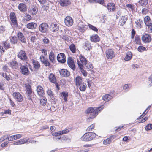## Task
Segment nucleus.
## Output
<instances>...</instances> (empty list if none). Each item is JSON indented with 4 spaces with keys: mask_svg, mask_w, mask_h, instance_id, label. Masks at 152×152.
I'll return each instance as SVG.
<instances>
[{
    "mask_svg": "<svg viewBox=\"0 0 152 152\" xmlns=\"http://www.w3.org/2000/svg\"><path fill=\"white\" fill-rule=\"evenodd\" d=\"M79 59L80 61H79L82 64L83 66L85 65H86V67H88L87 65H86L87 64V61L85 57L81 55L79 56Z\"/></svg>",
    "mask_w": 152,
    "mask_h": 152,
    "instance_id": "obj_23",
    "label": "nucleus"
},
{
    "mask_svg": "<svg viewBox=\"0 0 152 152\" xmlns=\"http://www.w3.org/2000/svg\"><path fill=\"white\" fill-rule=\"evenodd\" d=\"M77 27L79 30L82 32H85L87 28V26L82 22L79 23Z\"/></svg>",
    "mask_w": 152,
    "mask_h": 152,
    "instance_id": "obj_4",
    "label": "nucleus"
},
{
    "mask_svg": "<svg viewBox=\"0 0 152 152\" xmlns=\"http://www.w3.org/2000/svg\"><path fill=\"white\" fill-rule=\"evenodd\" d=\"M107 8L109 11H113L115 9V6L114 4L109 3L107 5Z\"/></svg>",
    "mask_w": 152,
    "mask_h": 152,
    "instance_id": "obj_19",
    "label": "nucleus"
},
{
    "mask_svg": "<svg viewBox=\"0 0 152 152\" xmlns=\"http://www.w3.org/2000/svg\"><path fill=\"white\" fill-rule=\"evenodd\" d=\"M152 129V124H149L145 127V129L147 131H148Z\"/></svg>",
    "mask_w": 152,
    "mask_h": 152,
    "instance_id": "obj_52",
    "label": "nucleus"
},
{
    "mask_svg": "<svg viewBox=\"0 0 152 152\" xmlns=\"http://www.w3.org/2000/svg\"><path fill=\"white\" fill-rule=\"evenodd\" d=\"M112 96L109 94H106L103 96V99L106 101L107 102L110 100L112 98Z\"/></svg>",
    "mask_w": 152,
    "mask_h": 152,
    "instance_id": "obj_38",
    "label": "nucleus"
},
{
    "mask_svg": "<svg viewBox=\"0 0 152 152\" xmlns=\"http://www.w3.org/2000/svg\"><path fill=\"white\" fill-rule=\"evenodd\" d=\"M26 27L28 28L33 29L36 28L37 24L34 22L30 23L27 24Z\"/></svg>",
    "mask_w": 152,
    "mask_h": 152,
    "instance_id": "obj_24",
    "label": "nucleus"
},
{
    "mask_svg": "<svg viewBox=\"0 0 152 152\" xmlns=\"http://www.w3.org/2000/svg\"><path fill=\"white\" fill-rule=\"evenodd\" d=\"M60 4L61 6L66 7L70 5L71 1L70 0H60Z\"/></svg>",
    "mask_w": 152,
    "mask_h": 152,
    "instance_id": "obj_15",
    "label": "nucleus"
},
{
    "mask_svg": "<svg viewBox=\"0 0 152 152\" xmlns=\"http://www.w3.org/2000/svg\"><path fill=\"white\" fill-rule=\"evenodd\" d=\"M3 44L4 47L6 48H8L10 47V45L9 43H8L7 42H3Z\"/></svg>",
    "mask_w": 152,
    "mask_h": 152,
    "instance_id": "obj_55",
    "label": "nucleus"
},
{
    "mask_svg": "<svg viewBox=\"0 0 152 152\" xmlns=\"http://www.w3.org/2000/svg\"><path fill=\"white\" fill-rule=\"evenodd\" d=\"M18 36L19 40L23 43H26V39L22 33L21 32L18 33Z\"/></svg>",
    "mask_w": 152,
    "mask_h": 152,
    "instance_id": "obj_20",
    "label": "nucleus"
},
{
    "mask_svg": "<svg viewBox=\"0 0 152 152\" xmlns=\"http://www.w3.org/2000/svg\"><path fill=\"white\" fill-rule=\"evenodd\" d=\"M96 135V134H84L81 137L80 139L84 141H89L94 138Z\"/></svg>",
    "mask_w": 152,
    "mask_h": 152,
    "instance_id": "obj_2",
    "label": "nucleus"
},
{
    "mask_svg": "<svg viewBox=\"0 0 152 152\" xmlns=\"http://www.w3.org/2000/svg\"><path fill=\"white\" fill-rule=\"evenodd\" d=\"M77 61L79 67L81 70V72L83 74V75L86 77L87 76V74L86 72H85L83 69V66L82 64L80 62L79 60L78 59L77 60Z\"/></svg>",
    "mask_w": 152,
    "mask_h": 152,
    "instance_id": "obj_22",
    "label": "nucleus"
},
{
    "mask_svg": "<svg viewBox=\"0 0 152 152\" xmlns=\"http://www.w3.org/2000/svg\"><path fill=\"white\" fill-rule=\"evenodd\" d=\"M67 62V64L69 67L72 69V70H75V66L74 61L72 57H69L68 58Z\"/></svg>",
    "mask_w": 152,
    "mask_h": 152,
    "instance_id": "obj_9",
    "label": "nucleus"
},
{
    "mask_svg": "<svg viewBox=\"0 0 152 152\" xmlns=\"http://www.w3.org/2000/svg\"><path fill=\"white\" fill-rule=\"evenodd\" d=\"M147 26H148V32L150 33L152 32V23H151V24L148 25Z\"/></svg>",
    "mask_w": 152,
    "mask_h": 152,
    "instance_id": "obj_56",
    "label": "nucleus"
},
{
    "mask_svg": "<svg viewBox=\"0 0 152 152\" xmlns=\"http://www.w3.org/2000/svg\"><path fill=\"white\" fill-rule=\"evenodd\" d=\"M135 23L137 27L141 28L142 26V24H143V22L141 20L139 19L136 20Z\"/></svg>",
    "mask_w": 152,
    "mask_h": 152,
    "instance_id": "obj_42",
    "label": "nucleus"
},
{
    "mask_svg": "<svg viewBox=\"0 0 152 152\" xmlns=\"http://www.w3.org/2000/svg\"><path fill=\"white\" fill-rule=\"evenodd\" d=\"M49 79L50 82L53 83H55L56 82L55 76L52 73L50 74L49 75Z\"/></svg>",
    "mask_w": 152,
    "mask_h": 152,
    "instance_id": "obj_27",
    "label": "nucleus"
},
{
    "mask_svg": "<svg viewBox=\"0 0 152 152\" xmlns=\"http://www.w3.org/2000/svg\"><path fill=\"white\" fill-rule=\"evenodd\" d=\"M142 41L145 43H148L151 40L150 36L148 34H145L142 37Z\"/></svg>",
    "mask_w": 152,
    "mask_h": 152,
    "instance_id": "obj_12",
    "label": "nucleus"
},
{
    "mask_svg": "<svg viewBox=\"0 0 152 152\" xmlns=\"http://www.w3.org/2000/svg\"><path fill=\"white\" fill-rule=\"evenodd\" d=\"M144 22L145 25L147 26L151 24V23L150 17L148 16L145 17L144 19Z\"/></svg>",
    "mask_w": 152,
    "mask_h": 152,
    "instance_id": "obj_35",
    "label": "nucleus"
},
{
    "mask_svg": "<svg viewBox=\"0 0 152 152\" xmlns=\"http://www.w3.org/2000/svg\"><path fill=\"white\" fill-rule=\"evenodd\" d=\"M37 91L38 95L40 96H43L44 95V92L42 88L40 86H38L37 88Z\"/></svg>",
    "mask_w": 152,
    "mask_h": 152,
    "instance_id": "obj_21",
    "label": "nucleus"
},
{
    "mask_svg": "<svg viewBox=\"0 0 152 152\" xmlns=\"http://www.w3.org/2000/svg\"><path fill=\"white\" fill-rule=\"evenodd\" d=\"M89 151V149H83L78 151L77 152H88Z\"/></svg>",
    "mask_w": 152,
    "mask_h": 152,
    "instance_id": "obj_63",
    "label": "nucleus"
},
{
    "mask_svg": "<svg viewBox=\"0 0 152 152\" xmlns=\"http://www.w3.org/2000/svg\"><path fill=\"white\" fill-rule=\"evenodd\" d=\"M42 64H44L46 66L49 67L50 65V64L49 61L46 59L44 62L42 63Z\"/></svg>",
    "mask_w": 152,
    "mask_h": 152,
    "instance_id": "obj_53",
    "label": "nucleus"
},
{
    "mask_svg": "<svg viewBox=\"0 0 152 152\" xmlns=\"http://www.w3.org/2000/svg\"><path fill=\"white\" fill-rule=\"evenodd\" d=\"M10 41L13 44H15L17 42V38L15 36H13L10 38Z\"/></svg>",
    "mask_w": 152,
    "mask_h": 152,
    "instance_id": "obj_45",
    "label": "nucleus"
},
{
    "mask_svg": "<svg viewBox=\"0 0 152 152\" xmlns=\"http://www.w3.org/2000/svg\"><path fill=\"white\" fill-rule=\"evenodd\" d=\"M130 85L128 84H125L123 87V89L124 92H127L130 89Z\"/></svg>",
    "mask_w": 152,
    "mask_h": 152,
    "instance_id": "obj_44",
    "label": "nucleus"
},
{
    "mask_svg": "<svg viewBox=\"0 0 152 152\" xmlns=\"http://www.w3.org/2000/svg\"><path fill=\"white\" fill-rule=\"evenodd\" d=\"M127 20V16L126 15L122 16L121 18L119 23L120 25L123 26L124 24Z\"/></svg>",
    "mask_w": 152,
    "mask_h": 152,
    "instance_id": "obj_18",
    "label": "nucleus"
},
{
    "mask_svg": "<svg viewBox=\"0 0 152 152\" xmlns=\"http://www.w3.org/2000/svg\"><path fill=\"white\" fill-rule=\"evenodd\" d=\"M55 56L53 52H51L49 55V58L50 61L52 63H54L55 62Z\"/></svg>",
    "mask_w": 152,
    "mask_h": 152,
    "instance_id": "obj_26",
    "label": "nucleus"
},
{
    "mask_svg": "<svg viewBox=\"0 0 152 152\" xmlns=\"http://www.w3.org/2000/svg\"><path fill=\"white\" fill-rule=\"evenodd\" d=\"M10 66L13 69H17L18 67L17 62L15 61H12L10 62Z\"/></svg>",
    "mask_w": 152,
    "mask_h": 152,
    "instance_id": "obj_30",
    "label": "nucleus"
},
{
    "mask_svg": "<svg viewBox=\"0 0 152 152\" xmlns=\"http://www.w3.org/2000/svg\"><path fill=\"white\" fill-rule=\"evenodd\" d=\"M82 83L83 82L82 77L79 76L75 78V83L76 86H78L79 85Z\"/></svg>",
    "mask_w": 152,
    "mask_h": 152,
    "instance_id": "obj_29",
    "label": "nucleus"
},
{
    "mask_svg": "<svg viewBox=\"0 0 152 152\" xmlns=\"http://www.w3.org/2000/svg\"><path fill=\"white\" fill-rule=\"evenodd\" d=\"M79 89L81 91H85L86 88V85L85 83L83 82L78 86Z\"/></svg>",
    "mask_w": 152,
    "mask_h": 152,
    "instance_id": "obj_34",
    "label": "nucleus"
},
{
    "mask_svg": "<svg viewBox=\"0 0 152 152\" xmlns=\"http://www.w3.org/2000/svg\"><path fill=\"white\" fill-rule=\"evenodd\" d=\"M41 96L42 97L40 100V104L42 105H45L47 103V99L46 97L43 96Z\"/></svg>",
    "mask_w": 152,
    "mask_h": 152,
    "instance_id": "obj_40",
    "label": "nucleus"
},
{
    "mask_svg": "<svg viewBox=\"0 0 152 152\" xmlns=\"http://www.w3.org/2000/svg\"><path fill=\"white\" fill-rule=\"evenodd\" d=\"M20 69L22 73L25 75H28L29 73V71L28 67L24 65H22L20 66Z\"/></svg>",
    "mask_w": 152,
    "mask_h": 152,
    "instance_id": "obj_13",
    "label": "nucleus"
},
{
    "mask_svg": "<svg viewBox=\"0 0 152 152\" xmlns=\"http://www.w3.org/2000/svg\"><path fill=\"white\" fill-rule=\"evenodd\" d=\"M26 94L28 99L31 100H32V98L33 97H34V94L32 90L26 91Z\"/></svg>",
    "mask_w": 152,
    "mask_h": 152,
    "instance_id": "obj_16",
    "label": "nucleus"
},
{
    "mask_svg": "<svg viewBox=\"0 0 152 152\" xmlns=\"http://www.w3.org/2000/svg\"><path fill=\"white\" fill-rule=\"evenodd\" d=\"M88 26L89 28H90L91 29L96 32L98 31V29L96 27L92 25H91L90 24H88Z\"/></svg>",
    "mask_w": 152,
    "mask_h": 152,
    "instance_id": "obj_49",
    "label": "nucleus"
},
{
    "mask_svg": "<svg viewBox=\"0 0 152 152\" xmlns=\"http://www.w3.org/2000/svg\"><path fill=\"white\" fill-rule=\"evenodd\" d=\"M37 36V35L36 34V36L35 35H34L33 36H32L31 37L30 40L32 42H34L36 39V37Z\"/></svg>",
    "mask_w": 152,
    "mask_h": 152,
    "instance_id": "obj_57",
    "label": "nucleus"
},
{
    "mask_svg": "<svg viewBox=\"0 0 152 152\" xmlns=\"http://www.w3.org/2000/svg\"><path fill=\"white\" fill-rule=\"evenodd\" d=\"M18 57L23 61H26L27 59L25 52L23 50H21L17 55Z\"/></svg>",
    "mask_w": 152,
    "mask_h": 152,
    "instance_id": "obj_5",
    "label": "nucleus"
},
{
    "mask_svg": "<svg viewBox=\"0 0 152 152\" xmlns=\"http://www.w3.org/2000/svg\"><path fill=\"white\" fill-rule=\"evenodd\" d=\"M148 0H140L139 1L140 4L142 6H145L148 4Z\"/></svg>",
    "mask_w": 152,
    "mask_h": 152,
    "instance_id": "obj_46",
    "label": "nucleus"
},
{
    "mask_svg": "<svg viewBox=\"0 0 152 152\" xmlns=\"http://www.w3.org/2000/svg\"><path fill=\"white\" fill-rule=\"evenodd\" d=\"M19 143H20V145L23 144L25 143H26V142H28V141H27L26 139H21L20 140H18Z\"/></svg>",
    "mask_w": 152,
    "mask_h": 152,
    "instance_id": "obj_59",
    "label": "nucleus"
},
{
    "mask_svg": "<svg viewBox=\"0 0 152 152\" xmlns=\"http://www.w3.org/2000/svg\"><path fill=\"white\" fill-rule=\"evenodd\" d=\"M106 56L108 59H112L115 57L114 52L111 49H108L106 52Z\"/></svg>",
    "mask_w": 152,
    "mask_h": 152,
    "instance_id": "obj_6",
    "label": "nucleus"
},
{
    "mask_svg": "<svg viewBox=\"0 0 152 152\" xmlns=\"http://www.w3.org/2000/svg\"><path fill=\"white\" fill-rule=\"evenodd\" d=\"M48 24L46 23H43L39 25V29L41 32L45 33L48 31Z\"/></svg>",
    "mask_w": 152,
    "mask_h": 152,
    "instance_id": "obj_3",
    "label": "nucleus"
},
{
    "mask_svg": "<svg viewBox=\"0 0 152 152\" xmlns=\"http://www.w3.org/2000/svg\"><path fill=\"white\" fill-rule=\"evenodd\" d=\"M148 12V10L145 8H144L142 10V12L143 14H146Z\"/></svg>",
    "mask_w": 152,
    "mask_h": 152,
    "instance_id": "obj_62",
    "label": "nucleus"
},
{
    "mask_svg": "<svg viewBox=\"0 0 152 152\" xmlns=\"http://www.w3.org/2000/svg\"><path fill=\"white\" fill-rule=\"evenodd\" d=\"M2 69L3 71L6 72H8L9 70L8 66L6 65H4L2 67Z\"/></svg>",
    "mask_w": 152,
    "mask_h": 152,
    "instance_id": "obj_58",
    "label": "nucleus"
},
{
    "mask_svg": "<svg viewBox=\"0 0 152 152\" xmlns=\"http://www.w3.org/2000/svg\"><path fill=\"white\" fill-rule=\"evenodd\" d=\"M10 18L14 26L16 27L17 26V20L15 15L14 13L11 12L10 13Z\"/></svg>",
    "mask_w": 152,
    "mask_h": 152,
    "instance_id": "obj_14",
    "label": "nucleus"
},
{
    "mask_svg": "<svg viewBox=\"0 0 152 152\" xmlns=\"http://www.w3.org/2000/svg\"><path fill=\"white\" fill-rule=\"evenodd\" d=\"M94 127V125L92 124L87 128V130L89 131H92V129H93Z\"/></svg>",
    "mask_w": 152,
    "mask_h": 152,
    "instance_id": "obj_60",
    "label": "nucleus"
},
{
    "mask_svg": "<svg viewBox=\"0 0 152 152\" xmlns=\"http://www.w3.org/2000/svg\"><path fill=\"white\" fill-rule=\"evenodd\" d=\"M140 52H142L144 51H145L146 49L145 47L142 46H139L137 49Z\"/></svg>",
    "mask_w": 152,
    "mask_h": 152,
    "instance_id": "obj_51",
    "label": "nucleus"
},
{
    "mask_svg": "<svg viewBox=\"0 0 152 152\" xmlns=\"http://www.w3.org/2000/svg\"><path fill=\"white\" fill-rule=\"evenodd\" d=\"M90 39L92 42H97L99 41L100 39L98 35L96 34L91 36Z\"/></svg>",
    "mask_w": 152,
    "mask_h": 152,
    "instance_id": "obj_28",
    "label": "nucleus"
},
{
    "mask_svg": "<svg viewBox=\"0 0 152 152\" xmlns=\"http://www.w3.org/2000/svg\"><path fill=\"white\" fill-rule=\"evenodd\" d=\"M104 108L103 105H102L100 107L96 108L90 107L88 108L86 111V113L90 114V117L91 118H94L98 115L101 110Z\"/></svg>",
    "mask_w": 152,
    "mask_h": 152,
    "instance_id": "obj_1",
    "label": "nucleus"
},
{
    "mask_svg": "<svg viewBox=\"0 0 152 152\" xmlns=\"http://www.w3.org/2000/svg\"><path fill=\"white\" fill-rule=\"evenodd\" d=\"M149 83L150 86H152V75L149 78Z\"/></svg>",
    "mask_w": 152,
    "mask_h": 152,
    "instance_id": "obj_64",
    "label": "nucleus"
},
{
    "mask_svg": "<svg viewBox=\"0 0 152 152\" xmlns=\"http://www.w3.org/2000/svg\"><path fill=\"white\" fill-rule=\"evenodd\" d=\"M114 136H110L109 138L104 140L103 141V144L104 145H106L110 144L113 139H114Z\"/></svg>",
    "mask_w": 152,
    "mask_h": 152,
    "instance_id": "obj_25",
    "label": "nucleus"
},
{
    "mask_svg": "<svg viewBox=\"0 0 152 152\" xmlns=\"http://www.w3.org/2000/svg\"><path fill=\"white\" fill-rule=\"evenodd\" d=\"M71 130V129L70 128H66L64 130L61 131H60L56 133H68Z\"/></svg>",
    "mask_w": 152,
    "mask_h": 152,
    "instance_id": "obj_50",
    "label": "nucleus"
},
{
    "mask_svg": "<svg viewBox=\"0 0 152 152\" xmlns=\"http://www.w3.org/2000/svg\"><path fill=\"white\" fill-rule=\"evenodd\" d=\"M0 75L3 77L5 78L7 80H9L10 79V77L7 76L6 73H1Z\"/></svg>",
    "mask_w": 152,
    "mask_h": 152,
    "instance_id": "obj_54",
    "label": "nucleus"
},
{
    "mask_svg": "<svg viewBox=\"0 0 152 152\" xmlns=\"http://www.w3.org/2000/svg\"><path fill=\"white\" fill-rule=\"evenodd\" d=\"M13 95L15 99L17 101L20 102L23 101V96L19 92H14L13 93Z\"/></svg>",
    "mask_w": 152,
    "mask_h": 152,
    "instance_id": "obj_8",
    "label": "nucleus"
},
{
    "mask_svg": "<svg viewBox=\"0 0 152 152\" xmlns=\"http://www.w3.org/2000/svg\"><path fill=\"white\" fill-rule=\"evenodd\" d=\"M64 23L66 26H71L73 24V20L72 17L69 16H67L65 18Z\"/></svg>",
    "mask_w": 152,
    "mask_h": 152,
    "instance_id": "obj_10",
    "label": "nucleus"
},
{
    "mask_svg": "<svg viewBox=\"0 0 152 152\" xmlns=\"http://www.w3.org/2000/svg\"><path fill=\"white\" fill-rule=\"evenodd\" d=\"M52 134L53 137V139L55 141H58L59 140H64L66 137L62 134Z\"/></svg>",
    "mask_w": 152,
    "mask_h": 152,
    "instance_id": "obj_7",
    "label": "nucleus"
},
{
    "mask_svg": "<svg viewBox=\"0 0 152 152\" xmlns=\"http://www.w3.org/2000/svg\"><path fill=\"white\" fill-rule=\"evenodd\" d=\"M18 9L21 11L24 12L26 10V5L23 3H20L18 5Z\"/></svg>",
    "mask_w": 152,
    "mask_h": 152,
    "instance_id": "obj_33",
    "label": "nucleus"
},
{
    "mask_svg": "<svg viewBox=\"0 0 152 152\" xmlns=\"http://www.w3.org/2000/svg\"><path fill=\"white\" fill-rule=\"evenodd\" d=\"M60 73L61 75L64 77H67L70 75L69 72L66 69H62L60 71Z\"/></svg>",
    "mask_w": 152,
    "mask_h": 152,
    "instance_id": "obj_17",
    "label": "nucleus"
},
{
    "mask_svg": "<svg viewBox=\"0 0 152 152\" xmlns=\"http://www.w3.org/2000/svg\"><path fill=\"white\" fill-rule=\"evenodd\" d=\"M39 59L42 64L46 59L45 58L44 56L42 55L40 56Z\"/></svg>",
    "mask_w": 152,
    "mask_h": 152,
    "instance_id": "obj_61",
    "label": "nucleus"
},
{
    "mask_svg": "<svg viewBox=\"0 0 152 152\" xmlns=\"http://www.w3.org/2000/svg\"><path fill=\"white\" fill-rule=\"evenodd\" d=\"M30 11L33 15H35L37 13L38 10L36 7L32 6L30 8Z\"/></svg>",
    "mask_w": 152,
    "mask_h": 152,
    "instance_id": "obj_31",
    "label": "nucleus"
},
{
    "mask_svg": "<svg viewBox=\"0 0 152 152\" xmlns=\"http://www.w3.org/2000/svg\"><path fill=\"white\" fill-rule=\"evenodd\" d=\"M69 48L70 50L72 53H74L76 52L75 46L74 44H71L69 46Z\"/></svg>",
    "mask_w": 152,
    "mask_h": 152,
    "instance_id": "obj_43",
    "label": "nucleus"
},
{
    "mask_svg": "<svg viewBox=\"0 0 152 152\" xmlns=\"http://www.w3.org/2000/svg\"><path fill=\"white\" fill-rule=\"evenodd\" d=\"M85 48L86 50H90L91 49L90 43L89 42H87L85 43Z\"/></svg>",
    "mask_w": 152,
    "mask_h": 152,
    "instance_id": "obj_47",
    "label": "nucleus"
},
{
    "mask_svg": "<svg viewBox=\"0 0 152 152\" xmlns=\"http://www.w3.org/2000/svg\"><path fill=\"white\" fill-rule=\"evenodd\" d=\"M134 42L137 44H140V38L138 36H136L135 38Z\"/></svg>",
    "mask_w": 152,
    "mask_h": 152,
    "instance_id": "obj_48",
    "label": "nucleus"
},
{
    "mask_svg": "<svg viewBox=\"0 0 152 152\" xmlns=\"http://www.w3.org/2000/svg\"><path fill=\"white\" fill-rule=\"evenodd\" d=\"M66 57L64 53H61L57 56V59L60 62L64 63L66 61Z\"/></svg>",
    "mask_w": 152,
    "mask_h": 152,
    "instance_id": "obj_11",
    "label": "nucleus"
},
{
    "mask_svg": "<svg viewBox=\"0 0 152 152\" xmlns=\"http://www.w3.org/2000/svg\"><path fill=\"white\" fill-rule=\"evenodd\" d=\"M50 29L53 32H56L58 31L59 29L58 26L56 24H52Z\"/></svg>",
    "mask_w": 152,
    "mask_h": 152,
    "instance_id": "obj_32",
    "label": "nucleus"
},
{
    "mask_svg": "<svg viewBox=\"0 0 152 152\" xmlns=\"http://www.w3.org/2000/svg\"><path fill=\"white\" fill-rule=\"evenodd\" d=\"M132 57V53L130 52H128L127 53L126 56L124 58V60L126 61H128L130 60Z\"/></svg>",
    "mask_w": 152,
    "mask_h": 152,
    "instance_id": "obj_36",
    "label": "nucleus"
},
{
    "mask_svg": "<svg viewBox=\"0 0 152 152\" xmlns=\"http://www.w3.org/2000/svg\"><path fill=\"white\" fill-rule=\"evenodd\" d=\"M68 96V93L67 92H62L61 94V96L63 98L64 100L66 102L67 100V98Z\"/></svg>",
    "mask_w": 152,
    "mask_h": 152,
    "instance_id": "obj_41",
    "label": "nucleus"
},
{
    "mask_svg": "<svg viewBox=\"0 0 152 152\" xmlns=\"http://www.w3.org/2000/svg\"><path fill=\"white\" fill-rule=\"evenodd\" d=\"M33 63L34 67L36 69H38L40 68V65L39 62L35 60H33Z\"/></svg>",
    "mask_w": 152,
    "mask_h": 152,
    "instance_id": "obj_37",
    "label": "nucleus"
},
{
    "mask_svg": "<svg viewBox=\"0 0 152 152\" xmlns=\"http://www.w3.org/2000/svg\"><path fill=\"white\" fill-rule=\"evenodd\" d=\"M47 94L52 99L55 98L54 95L50 89H48L47 91Z\"/></svg>",
    "mask_w": 152,
    "mask_h": 152,
    "instance_id": "obj_39",
    "label": "nucleus"
}]
</instances>
